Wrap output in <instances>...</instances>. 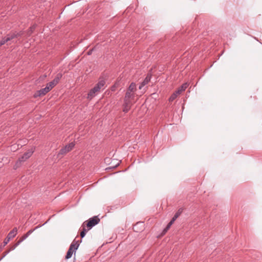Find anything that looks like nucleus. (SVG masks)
Here are the masks:
<instances>
[{
	"label": "nucleus",
	"mask_w": 262,
	"mask_h": 262,
	"mask_svg": "<svg viewBox=\"0 0 262 262\" xmlns=\"http://www.w3.org/2000/svg\"><path fill=\"white\" fill-rule=\"evenodd\" d=\"M40 227V226H38L36 227L33 229H31L29 231H28L25 234H24L23 236H22L17 241L16 243H15L14 245H13L9 250L5 251L3 253V256L0 259V260L2 259L4 257H5L11 251L15 249V248L19 245L23 241H24L26 238H27L34 230H35L36 229Z\"/></svg>",
	"instance_id": "obj_1"
},
{
	"label": "nucleus",
	"mask_w": 262,
	"mask_h": 262,
	"mask_svg": "<svg viewBox=\"0 0 262 262\" xmlns=\"http://www.w3.org/2000/svg\"><path fill=\"white\" fill-rule=\"evenodd\" d=\"M40 227V226H38L36 227L33 229H31L29 231H28L25 234H24L23 236H22L17 241L16 243H15L14 245H13L9 250L5 251L3 253V256L0 259V260L2 259L4 257H5L11 251L15 249V248L19 245L23 241H24L26 238H27L34 230H35L36 229Z\"/></svg>",
	"instance_id": "obj_2"
},
{
	"label": "nucleus",
	"mask_w": 262,
	"mask_h": 262,
	"mask_svg": "<svg viewBox=\"0 0 262 262\" xmlns=\"http://www.w3.org/2000/svg\"><path fill=\"white\" fill-rule=\"evenodd\" d=\"M40 227V226H38L36 227L33 229H31L29 231H28L25 234H24L23 236H22L17 241L16 243H15L14 245H13L9 250L5 251L3 253V256L0 259V260L2 259L4 257H5L11 251L15 249V248L19 245L23 241H24L26 238H27L34 230H35L36 229Z\"/></svg>",
	"instance_id": "obj_3"
},
{
	"label": "nucleus",
	"mask_w": 262,
	"mask_h": 262,
	"mask_svg": "<svg viewBox=\"0 0 262 262\" xmlns=\"http://www.w3.org/2000/svg\"><path fill=\"white\" fill-rule=\"evenodd\" d=\"M81 242V241H75L74 240L73 242L70 246V248L67 252V255L66 256V259H69L71 258L72 256V254L74 252H75L76 250L78 249L80 243Z\"/></svg>",
	"instance_id": "obj_4"
},
{
	"label": "nucleus",
	"mask_w": 262,
	"mask_h": 262,
	"mask_svg": "<svg viewBox=\"0 0 262 262\" xmlns=\"http://www.w3.org/2000/svg\"><path fill=\"white\" fill-rule=\"evenodd\" d=\"M100 221V219L98 216H95L89 219L88 221H85L83 224V226L86 227L88 230H90L94 226L98 224Z\"/></svg>",
	"instance_id": "obj_5"
},
{
	"label": "nucleus",
	"mask_w": 262,
	"mask_h": 262,
	"mask_svg": "<svg viewBox=\"0 0 262 262\" xmlns=\"http://www.w3.org/2000/svg\"><path fill=\"white\" fill-rule=\"evenodd\" d=\"M75 143L72 142L66 145L64 147H62L58 152L57 157L60 158L63 155H66L67 153L71 151L75 146Z\"/></svg>",
	"instance_id": "obj_6"
},
{
	"label": "nucleus",
	"mask_w": 262,
	"mask_h": 262,
	"mask_svg": "<svg viewBox=\"0 0 262 262\" xmlns=\"http://www.w3.org/2000/svg\"><path fill=\"white\" fill-rule=\"evenodd\" d=\"M34 151V148H32L30 150H29L28 151L24 153V154L19 158L18 160L16 162V165L19 166L21 164V163L26 160L29 159L33 154Z\"/></svg>",
	"instance_id": "obj_7"
},
{
	"label": "nucleus",
	"mask_w": 262,
	"mask_h": 262,
	"mask_svg": "<svg viewBox=\"0 0 262 262\" xmlns=\"http://www.w3.org/2000/svg\"><path fill=\"white\" fill-rule=\"evenodd\" d=\"M23 34V32H13L10 33L7 35L5 37L6 40H7V42L9 41H11L13 40L15 38L18 37L20 36Z\"/></svg>",
	"instance_id": "obj_8"
},
{
	"label": "nucleus",
	"mask_w": 262,
	"mask_h": 262,
	"mask_svg": "<svg viewBox=\"0 0 262 262\" xmlns=\"http://www.w3.org/2000/svg\"><path fill=\"white\" fill-rule=\"evenodd\" d=\"M49 88V87L46 86L45 88L37 91L34 94V97L37 98L38 97L45 96L47 93L50 91Z\"/></svg>",
	"instance_id": "obj_9"
},
{
	"label": "nucleus",
	"mask_w": 262,
	"mask_h": 262,
	"mask_svg": "<svg viewBox=\"0 0 262 262\" xmlns=\"http://www.w3.org/2000/svg\"><path fill=\"white\" fill-rule=\"evenodd\" d=\"M135 93L126 91L124 98V101L132 102V101L135 98Z\"/></svg>",
	"instance_id": "obj_10"
},
{
	"label": "nucleus",
	"mask_w": 262,
	"mask_h": 262,
	"mask_svg": "<svg viewBox=\"0 0 262 262\" xmlns=\"http://www.w3.org/2000/svg\"><path fill=\"white\" fill-rule=\"evenodd\" d=\"M105 84V80L103 78H100L98 82L95 85V88H96L97 91L100 92L101 90L104 89Z\"/></svg>",
	"instance_id": "obj_11"
},
{
	"label": "nucleus",
	"mask_w": 262,
	"mask_h": 262,
	"mask_svg": "<svg viewBox=\"0 0 262 262\" xmlns=\"http://www.w3.org/2000/svg\"><path fill=\"white\" fill-rule=\"evenodd\" d=\"M98 93H99V92L97 91V89L96 88H95V86H94L93 89H92L89 91V92L88 94V98L90 99H92Z\"/></svg>",
	"instance_id": "obj_12"
},
{
	"label": "nucleus",
	"mask_w": 262,
	"mask_h": 262,
	"mask_svg": "<svg viewBox=\"0 0 262 262\" xmlns=\"http://www.w3.org/2000/svg\"><path fill=\"white\" fill-rule=\"evenodd\" d=\"M151 77V75L150 74H148L145 78L144 79V80L142 82V83L140 84V86H139V89L141 90L144 85L147 84L150 80Z\"/></svg>",
	"instance_id": "obj_13"
},
{
	"label": "nucleus",
	"mask_w": 262,
	"mask_h": 262,
	"mask_svg": "<svg viewBox=\"0 0 262 262\" xmlns=\"http://www.w3.org/2000/svg\"><path fill=\"white\" fill-rule=\"evenodd\" d=\"M132 105V102L124 101V103L123 105V112L124 113L128 112L129 110L130 109Z\"/></svg>",
	"instance_id": "obj_14"
},
{
	"label": "nucleus",
	"mask_w": 262,
	"mask_h": 262,
	"mask_svg": "<svg viewBox=\"0 0 262 262\" xmlns=\"http://www.w3.org/2000/svg\"><path fill=\"white\" fill-rule=\"evenodd\" d=\"M188 86V84L187 83H185L183 84L176 92L177 94H180L182 92L184 91Z\"/></svg>",
	"instance_id": "obj_15"
},
{
	"label": "nucleus",
	"mask_w": 262,
	"mask_h": 262,
	"mask_svg": "<svg viewBox=\"0 0 262 262\" xmlns=\"http://www.w3.org/2000/svg\"><path fill=\"white\" fill-rule=\"evenodd\" d=\"M136 90V85L134 82H132L127 90V91L133 92L134 93H135Z\"/></svg>",
	"instance_id": "obj_16"
},
{
	"label": "nucleus",
	"mask_w": 262,
	"mask_h": 262,
	"mask_svg": "<svg viewBox=\"0 0 262 262\" xmlns=\"http://www.w3.org/2000/svg\"><path fill=\"white\" fill-rule=\"evenodd\" d=\"M17 231V228H14L8 234L7 236L9 237L11 239L13 238L16 234Z\"/></svg>",
	"instance_id": "obj_17"
},
{
	"label": "nucleus",
	"mask_w": 262,
	"mask_h": 262,
	"mask_svg": "<svg viewBox=\"0 0 262 262\" xmlns=\"http://www.w3.org/2000/svg\"><path fill=\"white\" fill-rule=\"evenodd\" d=\"M183 210L184 209L183 208H179L172 218L176 220V219L182 214Z\"/></svg>",
	"instance_id": "obj_18"
},
{
	"label": "nucleus",
	"mask_w": 262,
	"mask_h": 262,
	"mask_svg": "<svg viewBox=\"0 0 262 262\" xmlns=\"http://www.w3.org/2000/svg\"><path fill=\"white\" fill-rule=\"evenodd\" d=\"M86 227H85V226H83V224H82V229L80 232V236L81 237V238H83V237H84V236L85 235L88 231L89 230H88V228L86 229Z\"/></svg>",
	"instance_id": "obj_19"
},
{
	"label": "nucleus",
	"mask_w": 262,
	"mask_h": 262,
	"mask_svg": "<svg viewBox=\"0 0 262 262\" xmlns=\"http://www.w3.org/2000/svg\"><path fill=\"white\" fill-rule=\"evenodd\" d=\"M62 76V74H61V73H58V74L56 75V77H55V78L53 80V82H54L55 84H57L59 82V81L60 79L61 78Z\"/></svg>",
	"instance_id": "obj_20"
},
{
	"label": "nucleus",
	"mask_w": 262,
	"mask_h": 262,
	"mask_svg": "<svg viewBox=\"0 0 262 262\" xmlns=\"http://www.w3.org/2000/svg\"><path fill=\"white\" fill-rule=\"evenodd\" d=\"M140 225H142V223H137L136 225H135L134 226V227H133L134 231H135V232H140V231H142L143 228H142L140 229H138V226H140Z\"/></svg>",
	"instance_id": "obj_21"
},
{
	"label": "nucleus",
	"mask_w": 262,
	"mask_h": 262,
	"mask_svg": "<svg viewBox=\"0 0 262 262\" xmlns=\"http://www.w3.org/2000/svg\"><path fill=\"white\" fill-rule=\"evenodd\" d=\"M35 28H36V26H35V25H33V26H31V27L29 28V30H28V31H27V35H28V36H30L32 34V33H33V32L34 31V30L35 29Z\"/></svg>",
	"instance_id": "obj_22"
},
{
	"label": "nucleus",
	"mask_w": 262,
	"mask_h": 262,
	"mask_svg": "<svg viewBox=\"0 0 262 262\" xmlns=\"http://www.w3.org/2000/svg\"><path fill=\"white\" fill-rule=\"evenodd\" d=\"M179 95V94H177V92L176 91L175 93L172 94L171 96L169 98V101L170 102L173 101L178 96V95Z\"/></svg>",
	"instance_id": "obj_23"
},
{
	"label": "nucleus",
	"mask_w": 262,
	"mask_h": 262,
	"mask_svg": "<svg viewBox=\"0 0 262 262\" xmlns=\"http://www.w3.org/2000/svg\"><path fill=\"white\" fill-rule=\"evenodd\" d=\"M56 85V84H55L52 80V81L47 83L46 86L49 87V90L51 91Z\"/></svg>",
	"instance_id": "obj_24"
},
{
	"label": "nucleus",
	"mask_w": 262,
	"mask_h": 262,
	"mask_svg": "<svg viewBox=\"0 0 262 262\" xmlns=\"http://www.w3.org/2000/svg\"><path fill=\"white\" fill-rule=\"evenodd\" d=\"M10 239H11V238L7 236L6 238L4 241V242H3L4 245H3V247L5 246L9 243V242L10 241Z\"/></svg>",
	"instance_id": "obj_25"
},
{
	"label": "nucleus",
	"mask_w": 262,
	"mask_h": 262,
	"mask_svg": "<svg viewBox=\"0 0 262 262\" xmlns=\"http://www.w3.org/2000/svg\"><path fill=\"white\" fill-rule=\"evenodd\" d=\"M47 77L46 75H43L39 77V78L37 79V81H39V82L41 81L44 80V79Z\"/></svg>",
	"instance_id": "obj_26"
},
{
	"label": "nucleus",
	"mask_w": 262,
	"mask_h": 262,
	"mask_svg": "<svg viewBox=\"0 0 262 262\" xmlns=\"http://www.w3.org/2000/svg\"><path fill=\"white\" fill-rule=\"evenodd\" d=\"M7 42V40H6L5 38L4 37L3 39L0 41V47L2 45H4L5 43Z\"/></svg>",
	"instance_id": "obj_27"
},
{
	"label": "nucleus",
	"mask_w": 262,
	"mask_h": 262,
	"mask_svg": "<svg viewBox=\"0 0 262 262\" xmlns=\"http://www.w3.org/2000/svg\"><path fill=\"white\" fill-rule=\"evenodd\" d=\"M170 228L169 226L167 225L166 227L164 229L163 231V234H165L167 231L169 230V229Z\"/></svg>",
	"instance_id": "obj_28"
},
{
	"label": "nucleus",
	"mask_w": 262,
	"mask_h": 262,
	"mask_svg": "<svg viewBox=\"0 0 262 262\" xmlns=\"http://www.w3.org/2000/svg\"><path fill=\"white\" fill-rule=\"evenodd\" d=\"M176 221L174 219L172 218L171 220L170 221V222L167 224L168 226H169V227H171V226L172 225L173 222Z\"/></svg>",
	"instance_id": "obj_29"
},
{
	"label": "nucleus",
	"mask_w": 262,
	"mask_h": 262,
	"mask_svg": "<svg viewBox=\"0 0 262 262\" xmlns=\"http://www.w3.org/2000/svg\"><path fill=\"white\" fill-rule=\"evenodd\" d=\"M117 86V84L115 83L114 85H113L112 87H111V90L112 91H115L116 90V88Z\"/></svg>",
	"instance_id": "obj_30"
},
{
	"label": "nucleus",
	"mask_w": 262,
	"mask_h": 262,
	"mask_svg": "<svg viewBox=\"0 0 262 262\" xmlns=\"http://www.w3.org/2000/svg\"><path fill=\"white\" fill-rule=\"evenodd\" d=\"M94 48H93L92 49H91L88 52V55H91L93 52V51L94 50Z\"/></svg>",
	"instance_id": "obj_31"
}]
</instances>
